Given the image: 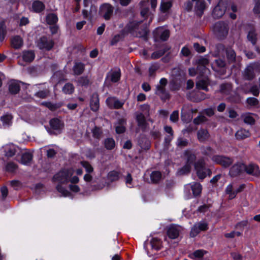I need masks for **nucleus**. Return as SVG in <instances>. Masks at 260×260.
<instances>
[{"mask_svg":"<svg viewBox=\"0 0 260 260\" xmlns=\"http://www.w3.org/2000/svg\"><path fill=\"white\" fill-rule=\"evenodd\" d=\"M73 174V172L72 170L64 169L56 173L52 177V182L58 183L56 189L63 197H67L71 195V192L66 187L62 186V184H67L70 182V178Z\"/></svg>","mask_w":260,"mask_h":260,"instance_id":"nucleus-1","label":"nucleus"},{"mask_svg":"<svg viewBox=\"0 0 260 260\" xmlns=\"http://www.w3.org/2000/svg\"><path fill=\"white\" fill-rule=\"evenodd\" d=\"M206 162L203 157L200 158L194 164V168L198 177L203 180L207 176H210L212 171L210 169L206 167Z\"/></svg>","mask_w":260,"mask_h":260,"instance_id":"nucleus-2","label":"nucleus"},{"mask_svg":"<svg viewBox=\"0 0 260 260\" xmlns=\"http://www.w3.org/2000/svg\"><path fill=\"white\" fill-rule=\"evenodd\" d=\"M229 30L228 22L219 21L215 23L213 26L215 35L218 40H224L227 37Z\"/></svg>","mask_w":260,"mask_h":260,"instance_id":"nucleus-3","label":"nucleus"},{"mask_svg":"<svg viewBox=\"0 0 260 260\" xmlns=\"http://www.w3.org/2000/svg\"><path fill=\"white\" fill-rule=\"evenodd\" d=\"M211 160L223 168L230 167L234 162V159L232 157L224 155H214L212 156Z\"/></svg>","mask_w":260,"mask_h":260,"instance_id":"nucleus-4","label":"nucleus"},{"mask_svg":"<svg viewBox=\"0 0 260 260\" xmlns=\"http://www.w3.org/2000/svg\"><path fill=\"white\" fill-rule=\"evenodd\" d=\"M142 23V20H130L125 26L124 28L121 30V34L122 35H125L128 34H133L135 31L139 28L140 24Z\"/></svg>","mask_w":260,"mask_h":260,"instance_id":"nucleus-5","label":"nucleus"},{"mask_svg":"<svg viewBox=\"0 0 260 260\" xmlns=\"http://www.w3.org/2000/svg\"><path fill=\"white\" fill-rule=\"evenodd\" d=\"M114 11V7L110 4L105 3L102 4L99 10L100 15L106 20L111 19Z\"/></svg>","mask_w":260,"mask_h":260,"instance_id":"nucleus-6","label":"nucleus"},{"mask_svg":"<svg viewBox=\"0 0 260 260\" xmlns=\"http://www.w3.org/2000/svg\"><path fill=\"white\" fill-rule=\"evenodd\" d=\"M197 155L192 149H187L184 151L183 153V158L185 162L190 165L194 166L196 163Z\"/></svg>","mask_w":260,"mask_h":260,"instance_id":"nucleus-7","label":"nucleus"},{"mask_svg":"<svg viewBox=\"0 0 260 260\" xmlns=\"http://www.w3.org/2000/svg\"><path fill=\"white\" fill-rule=\"evenodd\" d=\"M54 45L53 40H48L46 36L41 37L38 43V46L40 49H45L47 51L51 50Z\"/></svg>","mask_w":260,"mask_h":260,"instance_id":"nucleus-8","label":"nucleus"},{"mask_svg":"<svg viewBox=\"0 0 260 260\" xmlns=\"http://www.w3.org/2000/svg\"><path fill=\"white\" fill-rule=\"evenodd\" d=\"M226 8L225 5L219 2L213 9L212 15L214 19H218L221 18L225 14Z\"/></svg>","mask_w":260,"mask_h":260,"instance_id":"nucleus-9","label":"nucleus"},{"mask_svg":"<svg viewBox=\"0 0 260 260\" xmlns=\"http://www.w3.org/2000/svg\"><path fill=\"white\" fill-rule=\"evenodd\" d=\"M244 170V164L237 162L233 165L229 171V175L232 177H235L240 175Z\"/></svg>","mask_w":260,"mask_h":260,"instance_id":"nucleus-10","label":"nucleus"},{"mask_svg":"<svg viewBox=\"0 0 260 260\" xmlns=\"http://www.w3.org/2000/svg\"><path fill=\"white\" fill-rule=\"evenodd\" d=\"M49 125L52 129L60 133L64 128V122L58 118L54 117L49 120Z\"/></svg>","mask_w":260,"mask_h":260,"instance_id":"nucleus-11","label":"nucleus"},{"mask_svg":"<svg viewBox=\"0 0 260 260\" xmlns=\"http://www.w3.org/2000/svg\"><path fill=\"white\" fill-rule=\"evenodd\" d=\"M244 171L248 175L257 177H260V169L259 167L256 164H250L248 165H244Z\"/></svg>","mask_w":260,"mask_h":260,"instance_id":"nucleus-12","label":"nucleus"},{"mask_svg":"<svg viewBox=\"0 0 260 260\" xmlns=\"http://www.w3.org/2000/svg\"><path fill=\"white\" fill-rule=\"evenodd\" d=\"M155 94L159 96L161 101L165 102L167 100H169L171 98L170 94L167 91L165 87L160 85H157L156 86V90Z\"/></svg>","mask_w":260,"mask_h":260,"instance_id":"nucleus-13","label":"nucleus"},{"mask_svg":"<svg viewBox=\"0 0 260 260\" xmlns=\"http://www.w3.org/2000/svg\"><path fill=\"white\" fill-rule=\"evenodd\" d=\"M155 40L157 38L162 41H166L170 37V32L169 29H164L162 28H157L156 30L154 32Z\"/></svg>","mask_w":260,"mask_h":260,"instance_id":"nucleus-14","label":"nucleus"},{"mask_svg":"<svg viewBox=\"0 0 260 260\" xmlns=\"http://www.w3.org/2000/svg\"><path fill=\"white\" fill-rule=\"evenodd\" d=\"M196 2L194 11L197 16L201 17L206 8V3L204 0H192Z\"/></svg>","mask_w":260,"mask_h":260,"instance_id":"nucleus-15","label":"nucleus"},{"mask_svg":"<svg viewBox=\"0 0 260 260\" xmlns=\"http://www.w3.org/2000/svg\"><path fill=\"white\" fill-rule=\"evenodd\" d=\"M100 100L99 95L97 92L92 94L90 101V107L91 111L97 112L99 109Z\"/></svg>","mask_w":260,"mask_h":260,"instance_id":"nucleus-16","label":"nucleus"},{"mask_svg":"<svg viewBox=\"0 0 260 260\" xmlns=\"http://www.w3.org/2000/svg\"><path fill=\"white\" fill-rule=\"evenodd\" d=\"M13 119V115L9 113H5L0 118V120L2 122L3 126L4 128H9L12 125Z\"/></svg>","mask_w":260,"mask_h":260,"instance_id":"nucleus-17","label":"nucleus"},{"mask_svg":"<svg viewBox=\"0 0 260 260\" xmlns=\"http://www.w3.org/2000/svg\"><path fill=\"white\" fill-rule=\"evenodd\" d=\"M208 98L204 92L200 90L193 92L190 95V100L193 102H200Z\"/></svg>","mask_w":260,"mask_h":260,"instance_id":"nucleus-18","label":"nucleus"},{"mask_svg":"<svg viewBox=\"0 0 260 260\" xmlns=\"http://www.w3.org/2000/svg\"><path fill=\"white\" fill-rule=\"evenodd\" d=\"M210 85V80L208 78L199 80L196 82V87L199 90H203L206 92L209 91L208 86Z\"/></svg>","mask_w":260,"mask_h":260,"instance_id":"nucleus-19","label":"nucleus"},{"mask_svg":"<svg viewBox=\"0 0 260 260\" xmlns=\"http://www.w3.org/2000/svg\"><path fill=\"white\" fill-rule=\"evenodd\" d=\"M20 83H23L21 81L17 80L12 81L9 84V91L11 94H16L20 90Z\"/></svg>","mask_w":260,"mask_h":260,"instance_id":"nucleus-20","label":"nucleus"},{"mask_svg":"<svg viewBox=\"0 0 260 260\" xmlns=\"http://www.w3.org/2000/svg\"><path fill=\"white\" fill-rule=\"evenodd\" d=\"M136 120L138 126L141 128L143 131H145L147 127L148 123L144 114L140 113L137 115Z\"/></svg>","mask_w":260,"mask_h":260,"instance_id":"nucleus-21","label":"nucleus"},{"mask_svg":"<svg viewBox=\"0 0 260 260\" xmlns=\"http://www.w3.org/2000/svg\"><path fill=\"white\" fill-rule=\"evenodd\" d=\"M207 253V251L204 249H198L189 253L188 257L193 260H203L204 256Z\"/></svg>","mask_w":260,"mask_h":260,"instance_id":"nucleus-22","label":"nucleus"},{"mask_svg":"<svg viewBox=\"0 0 260 260\" xmlns=\"http://www.w3.org/2000/svg\"><path fill=\"white\" fill-rule=\"evenodd\" d=\"M251 136L250 132L249 130L241 128L238 130L235 135V138L237 140H243L250 137Z\"/></svg>","mask_w":260,"mask_h":260,"instance_id":"nucleus-23","label":"nucleus"},{"mask_svg":"<svg viewBox=\"0 0 260 260\" xmlns=\"http://www.w3.org/2000/svg\"><path fill=\"white\" fill-rule=\"evenodd\" d=\"M167 233L170 239H175L178 237L180 234V230L176 226L172 224L168 229Z\"/></svg>","mask_w":260,"mask_h":260,"instance_id":"nucleus-24","label":"nucleus"},{"mask_svg":"<svg viewBox=\"0 0 260 260\" xmlns=\"http://www.w3.org/2000/svg\"><path fill=\"white\" fill-rule=\"evenodd\" d=\"M31 7L32 11L36 13H41L45 9V4L39 0L34 1Z\"/></svg>","mask_w":260,"mask_h":260,"instance_id":"nucleus-25","label":"nucleus"},{"mask_svg":"<svg viewBox=\"0 0 260 260\" xmlns=\"http://www.w3.org/2000/svg\"><path fill=\"white\" fill-rule=\"evenodd\" d=\"M210 134L207 129L201 128L197 132V138L200 142L207 141L210 137Z\"/></svg>","mask_w":260,"mask_h":260,"instance_id":"nucleus-26","label":"nucleus"},{"mask_svg":"<svg viewBox=\"0 0 260 260\" xmlns=\"http://www.w3.org/2000/svg\"><path fill=\"white\" fill-rule=\"evenodd\" d=\"M85 65L82 62H75L73 67V71L75 75L79 76L85 71Z\"/></svg>","mask_w":260,"mask_h":260,"instance_id":"nucleus-27","label":"nucleus"},{"mask_svg":"<svg viewBox=\"0 0 260 260\" xmlns=\"http://www.w3.org/2000/svg\"><path fill=\"white\" fill-rule=\"evenodd\" d=\"M23 44V39L20 36H15L11 40V46L15 49L20 48L22 46Z\"/></svg>","mask_w":260,"mask_h":260,"instance_id":"nucleus-28","label":"nucleus"},{"mask_svg":"<svg viewBox=\"0 0 260 260\" xmlns=\"http://www.w3.org/2000/svg\"><path fill=\"white\" fill-rule=\"evenodd\" d=\"M170 49V47L166 45L162 49H159L157 51L153 52L151 55V58L153 59H156L162 56L167 51Z\"/></svg>","mask_w":260,"mask_h":260,"instance_id":"nucleus-29","label":"nucleus"},{"mask_svg":"<svg viewBox=\"0 0 260 260\" xmlns=\"http://www.w3.org/2000/svg\"><path fill=\"white\" fill-rule=\"evenodd\" d=\"M193 70L194 72L193 75L191 72V70H189V74L191 76H194L196 74H198L201 76H204L207 74V72H209V70L207 68L206 66H197L196 70H195L194 69H193Z\"/></svg>","mask_w":260,"mask_h":260,"instance_id":"nucleus-30","label":"nucleus"},{"mask_svg":"<svg viewBox=\"0 0 260 260\" xmlns=\"http://www.w3.org/2000/svg\"><path fill=\"white\" fill-rule=\"evenodd\" d=\"M225 54L229 63H234L236 61V54L234 50L231 48H227L225 49Z\"/></svg>","mask_w":260,"mask_h":260,"instance_id":"nucleus-31","label":"nucleus"},{"mask_svg":"<svg viewBox=\"0 0 260 260\" xmlns=\"http://www.w3.org/2000/svg\"><path fill=\"white\" fill-rule=\"evenodd\" d=\"M103 145L107 150H112L116 147V142L113 138H107L103 142Z\"/></svg>","mask_w":260,"mask_h":260,"instance_id":"nucleus-32","label":"nucleus"},{"mask_svg":"<svg viewBox=\"0 0 260 260\" xmlns=\"http://www.w3.org/2000/svg\"><path fill=\"white\" fill-rule=\"evenodd\" d=\"M244 77L246 80L249 81L253 80L255 77L254 70L250 64L245 68L244 72Z\"/></svg>","mask_w":260,"mask_h":260,"instance_id":"nucleus-33","label":"nucleus"},{"mask_svg":"<svg viewBox=\"0 0 260 260\" xmlns=\"http://www.w3.org/2000/svg\"><path fill=\"white\" fill-rule=\"evenodd\" d=\"M138 145L145 150H148L150 148V142L146 137H142L138 140Z\"/></svg>","mask_w":260,"mask_h":260,"instance_id":"nucleus-34","label":"nucleus"},{"mask_svg":"<svg viewBox=\"0 0 260 260\" xmlns=\"http://www.w3.org/2000/svg\"><path fill=\"white\" fill-rule=\"evenodd\" d=\"M77 85L84 88H87L90 82L88 76L84 75L79 77L77 80Z\"/></svg>","mask_w":260,"mask_h":260,"instance_id":"nucleus-35","label":"nucleus"},{"mask_svg":"<svg viewBox=\"0 0 260 260\" xmlns=\"http://www.w3.org/2000/svg\"><path fill=\"white\" fill-rule=\"evenodd\" d=\"M247 39L248 41L250 42L253 45H255L257 41V34L254 28H251L248 32Z\"/></svg>","mask_w":260,"mask_h":260,"instance_id":"nucleus-36","label":"nucleus"},{"mask_svg":"<svg viewBox=\"0 0 260 260\" xmlns=\"http://www.w3.org/2000/svg\"><path fill=\"white\" fill-rule=\"evenodd\" d=\"M191 189L194 197H199L202 192V186L199 182H194L191 186Z\"/></svg>","mask_w":260,"mask_h":260,"instance_id":"nucleus-37","label":"nucleus"},{"mask_svg":"<svg viewBox=\"0 0 260 260\" xmlns=\"http://www.w3.org/2000/svg\"><path fill=\"white\" fill-rule=\"evenodd\" d=\"M35 57V54L32 50L24 51L23 52V60L26 62H32Z\"/></svg>","mask_w":260,"mask_h":260,"instance_id":"nucleus-38","label":"nucleus"},{"mask_svg":"<svg viewBox=\"0 0 260 260\" xmlns=\"http://www.w3.org/2000/svg\"><path fill=\"white\" fill-rule=\"evenodd\" d=\"M150 180L153 184L158 183L162 178V174L159 171H153L150 175Z\"/></svg>","mask_w":260,"mask_h":260,"instance_id":"nucleus-39","label":"nucleus"},{"mask_svg":"<svg viewBox=\"0 0 260 260\" xmlns=\"http://www.w3.org/2000/svg\"><path fill=\"white\" fill-rule=\"evenodd\" d=\"M180 81L177 78H174L171 80L169 84L170 89L172 91H178L181 88Z\"/></svg>","mask_w":260,"mask_h":260,"instance_id":"nucleus-40","label":"nucleus"},{"mask_svg":"<svg viewBox=\"0 0 260 260\" xmlns=\"http://www.w3.org/2000/svg\"><path fill=\"white\" fill-rule=\"evenodd\" d=\"M120 173L119 171L116 170L111 171L107 174L108 180L111 182L117 181L120 178Z\"/></svg>","mask_w":260,"mask_h":260,"instance_id":"nucleus-41","label":"nucleus"},{"mask_svg":"<svg viewBox=\"0 0 260 260\" xmlns=\"http://www.w3.org/2000/svg\"><path fill=\"white\" fill-rule=\"evenodd\" d=\"M58 18L55 13H49L46 16V21L48 24L53 25L57 23Z\"/></svg>","mask_w":260,"mask_h":260,"instance_id":"nucleus-42","label":"nucleus"},{"mask_svg":"<svg viewBox=\"0 0 260 260\" xmlns=\"http://www.w3.org/2000/svg\"><path fill=\"white\" fill-rule=\"evenodd\" d=\"M7 34V26L4 20L0 21V41L3 42Z\"/></svg>","mask_w":260,"mask_h":260,"instance_id":"nucleus-43","label":"nucleus"},{"mask_svg":"<svg viewBox=\"0 0 260 260\" xmlns=\"http://www.w3.org/2000/svg\"><path fill=\"white\" fill-rule=\"evenodd\" d=\"M33 156L30 153L25 152L23 153L21 157V162L23 165H28L32 160Z\"/></svg>","mask_w":260,"mask_h":260,"instance_id":"nucleus-44","label":"nucleus"},{"mask_svg":"<svg viewBox=\"0 0 260 260\" xmlns=\"http://www.w3.org/2000/svg\"><path fill=\"white\" fill-rule=\"evenodd\" d=\"M121 77V71L119 68L113 71L110 75V80L113 83L118 82Z\"/></svg>","mask_w":260,"mask_h":260,"instance_id":"nucleus-45","label":"nucleus"},{"mask_svg":"<svg viewBox=\"0 0 260 260\" xmlns=\"http://www.w3.org/2000/svg\"><path fill=\"white\" fill-rule=\"evenodd\" d=\"M226 63L224 59L221 58H218L214 60V61L212 63V68L213 69L218 71L217 69H215V68L219 69L224 68L225 67Z\"/></svg>","mask_w":260,"mask_h":260,"instance_id":"nucleus-46","label":"nucleus"},{"mask_svg":"<svg viewBox=\"0 0 260 260\" xmlns=\"http://www.w3.org/2000/svg\"><path fill=\"white\" fill-rule=\"evenodd\" d=\"M75 90V87L71 83H67L62 87V92L66 94H72Z\"/></svg>","mask_w":260,"mask_h":260,"instance_id":"nucleus-47","label":"nucleus"},{"mask_svg":"<svg viewBox=\"0 0 260 260\" xmlns=\"http://www.w3.org/2000/svg\"><path fill=\"white\" fill-rule=\"evenodd\" d=\"M49 90L48 89L45 88L43 90H40L36 92L34 94V96L40 99H44L47 98L49 95Z\"/></svg>","mask_w":260,"mask_h":260,"instance_id":"nucleus-48","label":"nucleus"},{"mask_svg":"<svg viewBox=\"0 0 260 260\" xmlns=\"http://www.w3.org/2000/svg\"><path fill=\"white\" fill-rule=\"evenodd\" d=\"M141 31L139 32V37L143 38L144 40H147L148 39V34L149 30L147 26L144 24L140 27Z\"/></svg>","mask_w":260,"mask_h":260,"instance_id":"nucleus-49","label":"nucleus"},{"mask_svg":"<svg viewBox=\"0 0 260 260\" xmlns=\"http://www.w3.org/2000/svg\"><path fill=\"white\" fill-rule=\"evenodd\" d=\"M191 166L185 162V165L179 169L178 173L180 175L189 174L191 170Z\"/></svg>","mask_w":260,"mask_h":260,"instance_id":"nucleus-50","label":"nucleus"},{"mask_svg":"<svg viewBox=\"0 0 260 260\" xmlns=\"http://www.w3.org/2000/svg\"><path fill=\"white\" fill-rule=\"evenodd\" d=\"M215 152L214 150L210 146L203 147L202 151V153L205 156H208L212 158L213 154Z\"/></svg>","mask_w":260,"mask_h":260,"instance_id":"nucleus-51","label":"nucleus"},{"mask_svg":"<svg viewBox=\"0 0 260 260\" xmlns=\"http://www.w3.org/2000/svg\"><path fill=\"white\" fill-rule=\"evenodd\" d=\"M172 7V3L171 1L162 2L160 6V10L162 13L167 12Z\"/></svg>","mask_w":260,"mask_h":260,"instance_id":"nucleus-52","label":"nucleus"},{"mask_svg":"<svg viewBox=\"0 0 260 260\" xmlns=\"http://www.w3.org/2000/svg\"><path fill=\"white\" fill-rule=\"evenodd\" d=\"M92 137L96 139L100 140L103 134V132L101 128L95 126L91 130Z\"/></svg>","mask_w":260,"mask_h":260,"instance_id":"nucleus-53","label":"nucleus"},{"mask_svg":"<svg viewBox=\"0 0 260 260\" xmlns=\"http://www.w3.org/2000/svg\"><path fill=\"white\" fill-rule=\"evenodd\" d=\"M151 248L155 250L160 249V240L157 238H152L150 242Z\"/></svg>","mask_w":260,"mask_h":260,"instance_id":"nucleus-54","label":"nucleus"},{"mask_svg":"<svg viewBox=\"0 0 260 260\" xmlns=\"http://www.w3.org/2000/svg\"><path fill=\"white\" fill-rule=\"evenodd\" d=\"M244 122L251 125L255 124V120L250 113H247L243 116Z\"/></svg>","mask_w":260,"mask_h":260,"instance_id":"nucleus-55","label":"nucleus"},{"mask_svg":"<svg viewBox=\"0 0 260 260\" xmlns=\"http://www.w3.org/2000/svg\"><path fill=\"white\" fill-rule=\"evenodd\" d=\"M197 66H207L209 64V59L205 56H200L196 59Z\"/></svg>","mask_w":260,"mask_h":260,"instance_id":"nucleus-56","label":"nucleus"},{"mask_svg":"<svg viewBox=\"0 0 260 260\" xmlns=\"http://www.w3.org/2000/svg\"><path fill=\"white\" fill-rule=\"evenodd\" d=\"M81 164L87 173H91L93 172V168L88 161L83 160L81 161Z\"/></svg>","mask_w":260,"mask_h":260,"instance_id":"nucleus-57","label":"nucleus"},{"mask_svg":"<svg viewBox=\"0 0 260 260\" xmlns=\"http://www.w3.org/2000/svg\"><path fill=\"white\" fill-rule=\"evenodd\" d=\"M207 121V118L204 115H199L194 118L193 120V122L196 125H199L203 122Z\"/></svg>","mask_w":260,"mask_h":260,"instance_id":"nucleus-58","label":"nucleus"},{"mask_svg":"<svg viewBox=\"0 0 260 260\" xmlns=\"http://www.w3.org/2000/svg\"><path fill=\"white\" fill-rule=\"evenodd\" d=\"M41 105L48 108L51 111H55L57 108L56 105L51 103V102H43L41 103Z\"/></svg>","mask_w":260,"mask_h":260,"instance_id":"nucleus-59","label":"nucleus"},{"mask_svg":"<svg viewBox=\"0 0 260 260\" xmlns=\"http://www.w3.org/2000/svg\"><path fill=\"white\" fill-rule=\"evenodd\" d=\"M248 224L247 220H244L238 222L235 225V228L241 231H243L245 227L247 226Z\"/></svg>","mask_w":260,"mask_h":260,"instance_id":"nucleus-60","label":"nucleus"},{"mask_svg":"<svg viewBox=\"0 0 260 260\" xmlns=\"http://www.w3.org/2000/svg\"><path fill=\"white\" fill-rule=\"evenodd\" d=\"M193 48L196 51L200 53H203L206 51V47L200 45L199 43H194L193 44Z\"/></svg>","mask_w":260,"mask_h":260,"instance_id":"nucleus-61","label":"nucleus"},{"mask_svg":"<svg viewBox=\"0 0 260 260\" xmlns=\"http://www.w3.org/2000/svg\"><path fill=\"white\" fill-rule=\"evenodd\" d=\"M188 144V141L187 139L179 138L177 141V145L179 147H186Z\"/></svg>","mask_w":260,"mask_h":260,"instance_id":"nucleus-62","label":"nucleus"},{"mask_svg":"<svg viewBox=\"0 0 260 260\" xmlns=\"http://www.w3.org/2000/svg\"><path fill=\"white\" fill-rule=\"evenodd\" d=\"M247 103L252 106H257L259 102L257 99L253 97H249L246 100Z\"/></svg>","mask_w":260,"mask_h":260,"instance_id":"nucleus-63","label":"nucleus"},{"mask_svg":"<svg viewBox=\"0 0 260 260\" xmlns=\"http://www.w3.org/2000/svg\"><path fill=\"white\" fill-rule=\"evenodd\" d=\"M170 120L173 122H176L179 120V111H174L170 115Z\"/></svg>","mask_w":260,"mask_h":260,"instance_id":"nucleus-64","label":"nucleus"}]
</instances>
